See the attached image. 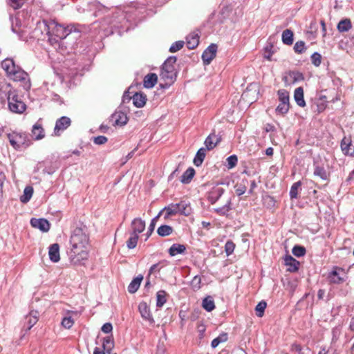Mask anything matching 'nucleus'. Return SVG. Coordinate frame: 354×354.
<instances>
[{
	"mask_svg": "<svg viewBox=\"0 0 354 354\" xmlns=\"http://www.w3.org/2000/svg\"><path fill=\"white\" fill-rule=\"evenodd\" d=\"M266 306H267V304L264 301H261L259 302V304L256 306L255 310H256L257 315L259 317H261L263 315Z\"/></svg>",
	"mask_w": 354,
	"mask_h": 354,
	"instance_id": "nucleus-49",
	"label": "nucleus"
},
{
	"mask_svg": "<svg viewBox=\"0 0 354 354\" xmlns=\"http://www.w3.org/2000/svg\"><path fill=\"white\" fill-rule=\"evenodd\" d=\"M177 59L175 56L169 57L162 64V68L167 70H175L174 64Z\"/></svg>",
	"mask_w": 354,
	"mask_h": 354,
	"instance_id": "nucleus-37",
	"label": "nucleus"
},
{
	"mask_svg": "<svg viewBox=\"0 0 354 354\" xmlns=\"http://www.w3.org/2000/svg\"><path fill=\"white\" fill-rule=\"evenodd\" d=\"M172 232H173V227L169 225H160L157 230L158 234L162 237L169 236Z\"/></svg>",
	"mask_w": 354,
	"mask_h": 354,
	"instance_id": "nucleus-36",
	"label": "nucleus"
},
{
	"mask_svg": "<svg viewBox=\"0 0 354 354\" xmlns=\"http://www.w3.org/2000/svg\"><path fill=\"white\" fill-rule=\"evenodd\" d=\"M113 330L111 323H105L102 327V331L104 333H110Z\"/></svg>",
	"mask_w": 354,
	"mask_h": 354,
	"instance_id": "nucleus-63",
	"label": "nucleus"
},
{
	"mask_svg": "<svg viewBox=\"0 0 354 354\" xmlns=\"http://www.w3.org/2000/svg\"><path fill=\"white\" fill-rule=\"evenodd\" d=\"M138 310L143 319L149 321L151 324L154 323L149 307L146 302H140L138 306Z\"/></svg>",
	"mask_w": 354,
	"mask_h": 354,
	"instance_id": "nucleus-11",
	"label": "nucleus"
},
{
	"mask_svg": "<svg viewBox=\"0 0 354 354\" xmlns=\"http://www.w3.org/2000/svg\"><path fill=\"white\" fill-rule=\"evenodd\" d=\"M48 41L53 46H55V48L58 46L60 47L61 43L62 42V39L57 37L55 36L52 32L48 31Z\"/></svg>",
	"mask_w": 354,
	"mask_h": 354,
	"instance_id": "nucleus-44",
	"label": "nucleus"
},
{
	"mask_svg": "<svg viewBox=\"0 0 354 354\" xmlns=\"http://www.w3.org/2000/svg\"><path fill=\"white\" fill-rule=\"evenodd\" d=\"M178 204V208L179 209V214L185 216H189L192 213V207L189 203L185 201H181Z\"/></svg>",
	"mask_w": 354,
	"mask_h": 354,
	"instance_id": "nucleus-27",
	"label": "nucleus"
},
{
	"mask_svg": "<svg viewBox=\"0 0 354 354\" xmlns=\"http://www.w3.org/2000/svg\"><path fill=\"white\" fill-rule=\"evenodd\" d=\"M111 120L115 125L122 126L127 124L128 118L124 112L116 111L111 115Z\"/></svg>",
	"mask_w": 354,
	"mask_h": 354,
	"instance_id": "nucleus-10",
	"label": "nucleus"
},
{
	"mask_svg": "<svg viewBox=\"0 0 354 354\" xmlns=\"http://www.w3.org/2000/svg\"><path fill=\"white\" fill-rule=\"evenodd\" d=\"M227 340V334L226 333H223L212 341L211 346L212 348H216L220 343L225 342Z\"/></svg>",
	"mask_w": 354,
	"mask_h": 354,
	"instance_id": "nucleus-42",
	"label": "nucleus"
},
{
	"mask_svg": "<svg viewBox=\"0 0 354 354\" xmlns=\"http://www.w3.org/2000/svg\"><path fill=\"white\" fill-rule=\"evenodd\" d=\"M306 248L304 246L296 245L292 250V254L297 257H301L305 255Z\"/></svg>",
	"mask_w": 354,
	"mask_h": 354,
	"instance_id": "nucleus-48",
	"label": "nucleus"
},
{
	"mask_svg": "<svg viewBox=\"0 0 354 354\" xmlns=\"http://www.w3.org/2000/svg\"><path fill=\"white\" fill-rule=\"evenodd\" d=\"M294 50L297 53H302L305 51V43L303 41H298L295 43Z\"/></svg>",
	"mask_w": 354,
	"mask_h": 354,
	"instance_id": "nucleus-57",
	"label": "nucleus"
},
{
	"mask_svg": "<svg viewBox=\"0 0 354 354\" xmlns=\"http://www.w3.org/2000/svg\"><path fill=\"white\" fill-rule=\"evenodd\" d=\"M186 250L185 245L174 243L169 249V254L171 257H174L179 254H183Z\"/></svg>",
	"mask_w": 354,
	"mask_h": 354,
	"instance_id": "nucleus-26",
	"label": "nucleus"
},
{
	"mask_svg": "<svg viewBox=\"0 0 354 354\" xmlns=\"http://www.w3.org/2000/svg\"><path fill=\"white\" fill-rule=\"evenodd\" d=\"M310 58H311V62H312L313 64L315 65V66H319L321 64L322 56L319 53H317V52L314 53L311 55Z\"/></svg>",
	"mask_w": 354,
	"mask_h": 354,
	"instance_id": "nucleus-55",
	"label": "nucleus"
},
{
	"mask_svg": "<svg viewBox=\"0 0 354 354\" xmlns=\"http://www.w3.org/2000/svg\"><path fill=\"white\" fill-rule=\"evenodd\" d=\"M314 175L319 176L322 180H328V174L325 169L322 167L316 166L314 170Z\"/></svg>",
	"mask_w": 354,
	"mask_h": 354,
	"instance_id": "nucleus-45",
	"label": "nucleus"
},
{
	"mask_svg": "<svg viewBox=\"0 0 354 354\" xmlns=\"http://www.w3.org/2000/svg\"><path fill=\"white\" fill-rule=\"evenodd\" d=\"M13 91L9 85L0 88V104L1 105L5 104L6 101L8 102Z\"/></svg>",
	"mask_w": 354,
	"mask_h": 354,
	"instance_id": "nucleus-19",
	"label": "nucleus"
},
{
	"mask_svg": "<svg viewBox=\"0 0 354 354\" xmlns=\"http://www.w3.org/2000/svg\"><path fill=\"white\" fill-rule=\"evenodd\" d=\"M142 279L143 277L141 274L134 278L128 286L129 292L135 293L138 290Z\"/></svg>",
	"mask_w": 354,
	"mask_h": 354,
	"instance_id": "nucleus-24",
	"label": "nucleus"
},
{
	"mask_svg": "<svg viewBox=\"0 0 354 354\" xmlns=\"http://www.w3.org/2000/svg\"><path fill=\"white\" fill-rule=\"evenodd\" d=\"M282 41L284 44L291 45L293 43V32L289 29L285 30L282 33Z\"/></svg>",
	"mask_w": 354,
	"mask_h": 354,
	"instance_id": "nucleus-34",
	"label": "nucleus"
},
{
	"mask_svg": "<svg viewBox=\"0 0 354 354\" xmlns=\"http://www.w3.org/2000/svg\"><path fill=\"white\" fill-rule=\"evenodd\" d=\"M285 265L288 266V270L291 272H297L299 270V262L290 255H286L284 257Z\"/></svg>",
	"mask_w": 354,
	"mask_h": 354,
	"instance_id": "nucleus-14",
	"label": "nucleus"
},
{
	"mask_svg": "<svg viewBox=\"0 0 354 354\" xmlns=\"http://www.w3.org/2000/svg\"><path fill=\"white\" fill-rule=\"evenodd\" d=\"M73 324L74 321L71 317H66L63 318L62 321V325L63 326V327L67 329L71 328L73 326Z\"/></svg>",
	"mask_w": 354,
	"mask_h": 354,
	"instance_id": "nucleus-56",
	"label": "nucleus"
},
{
	"mask_svg": "<svg viewBox=\"0 0 354 354\" xmlns=\"http://www.w3.org/2000/svg\"><path fill=\"white\" fill-rule=\"evenodd\" d=\"M71 124V120L67 116H62L57 119L53 130L55 136H59Z\"/></svg>",
	"mask_w": 354,
	"mask_h": 354,
	"instance_id": "nucleus-6",
	"label": "nucleus"
},
{
	"mask_svg": "<svg viewBox=\"0 0 354 354\" xmlns=\"http://www.w3.org/2000/svg\"><path fill=\"white\" fill-rule=\"evenodd\" d=\"M291 349L293 351L298 353V354H310V350L309 348H303L301 345L297 344H293L291 346Z\"/></svg>",
	"mask_w": 354,
	"mask_h": 354,
	"instance_id": "nucleus-50",
	"label": "nucleus"
},
{
	"mask_svg": "<svg viewBox=\"0 0 354 354\" xmlns=\"http://www.w3.org/2000/svg\"><path fill=\"white\" fill-rule=\"evenodd\" d=\"M24 0H10V5L14 9L21 8L24 3Z\"/></svg>",
	"mask_w": 354,
	"mask_h": 354,
	"instance_id": "nucleus-62",
	"label": "nucleus"
},
{
	"mask_svg": "<svg viewBox=\"0 0 354 354\" xmlns=\"http://www.w3.org/2000/svg\"><path fill=\"white\" fill-rule=\"evenodd\" d=\"M290 108V104H283V103H279V104L276 108V112L277 113L284 115L286 113H288Z\"/></svg>",
	"mask_w": 354,
	"mask_h": 354,
	"instance_id": "nucleus-52",
	"label": "nucleus"
},
{
	"mask_svg": "<svg viewBox=\"0 0 354 354\" xmlns=\"http://www.w3.org/2000/svg\"><path fill=\"white\" fill-rule=\"evenodd\" d=\"M7 137L10 144L16 150H19L22 147L26 148L29 147L31 143L28 136L26 133L14 131L8 133Z\"/></svg>",
	"mask_w": 354,
	"mask_h": 354,
	"instance_id": "nucleus-2",
	"label": "nucleus"
},
{
	"mask_svg": "<svg viewBox=\"0 0 354 354\" xmlns=\"http://www.w3.org/2000/svg\"><path fill=\"white\" fill-rule=\"evenodd\" d=\"M17 65L15 64L13 59H6L1 62V67L3 70L6 71L8 75L17 68Z\"/></svg>",
	"mask_w": 354,
	"mask_h": 354,
	"instance_id": "nucleus-23",
	"label": "nucleus"
},
{
	"mask_svg": "<svg viewBox=\"0 0 354 354\" xmlns=\"http://www.w3.org/2000/svg\"><path fill=\"white\" fill-rule=\"evenodd\" d=\"M131 99H132V97L129 95V93L125 92L122 96V102H128L130 101Z\"/></svg>",
	"mask_w": 354,
	"mask_h": 354,
	"instance_id": "nucleus-64",
	"label": "nucleus"
},
{
	"mask_svg": "<svg viewBox=\"0 0 354 354\" xmlns=\"http://www.w3.org/2000/svg\"><path fill=\"white\" fill-rule=\"evenodd\" d=\"M108 139L104 136H98L97 137H95L93 139V142L95 145H103L105 144L107 142Z\"/></svg>",
	"mask_w": 354,
	"mask_h": 354,
	"instance_id": "nucleus-61",
	"label": "nucleus"
},
{
	"mask_svg": "<svg viewBox=\"0 0 354 354\" xmlns=\"http://www.w3.org/2000/svg\"><path fill=\"white\" fill-rule=\"evenodd\" d=\"M217 51V45L215 44H210L203 53L202 59L205 65L211 63L212 59L216 57Z\"/></svg>",
	"mask_w": 354,
	"mask_h": 354,
	"instance_id": "nucleus-7",
	"label": "nucleus"
},
{
	"mask_svg": "<svg viewBox=\"0 0 354 354\" xmlns=\"http://www.w3.org/2000/svg\"><path fill=\"white\" fill-rule=\"evenodd\" d=\"M138 238H139L138 235L131 232V235H130V237L127 241V248L129 249H133V248H135L136 247V245H137Z\"/></svg>",
	"mask_w": 354,
	"mask_h": 354,
	"instance_id": "nucleus-43",
	"label": "nucleus"
},
{
	"mask_svg": "<svg viewBox=\"0 0 354 354\" xmlns=\"http://www.w3.org/2000/svg\"><path fill=\"white\" fill-rule=\"evenodd\" d=\"M195 175V170L192 167H189L182 175L180 182L183 184H188Z\"/></svg>",
	"mask_w": 354,
	"mask_h": 354,
	"instance_id": "nucleus-29",
	"label": "nucleus"
},
{
	"mask_svg": "<svg viewBox=\"0 0 354 354\" xmlns=\"http://www.w3.org/2000/svg\"><path fill=\"white\" fill-rule=\"evenodd\" d=\"M102 346L104 351L109 353L113 347V339L112 336H107L103 338Z\"/></svg>",
	"mask_w": 354,
	"mask_h": 354,
	"instance_id": "nucleus-40",
	"label": "nucleus"
},
{
	"mask_svg": "<svg viewBox=\"0 0 354 354\" xmlns=\"http://www.w3.org/2000/svg\"><path fill=\"white\" fill-rule=\"evenodd\" d=\"M328 279L330 283L340 284L346 281V275L343 268L335 267L329 273Z\"/></svg>",
	"mask_w": 354,
	"mask_h": 354,
	"instance_id": "nucleus-5",
	"label": "nucleus"
},
{
	"mask_svg": "<svg viewBox=\"0 0 354 354\" xmlns=\"http://www.w3.org/2000/svg\"><path fill=\"white\" fill-rule=\"evenodd\" d=\"M245 183H247L248 180L243 179L242 183L235 185V192L238 196H241L246 192L247 187Z\"/></svg>",
	"mask_w": 354,
	"mask_h": 354,
	"instance_id": "nucleus-47",
	"label": "nucleus"
},
{
	"mask_svg": "<svg viewBox=\"0 0 354 354\" xmlns=\"http://www.w3.org/2000/svg\"><path fill=\"white\" fill-rule=\"evenodd\" d=\"M225 189L223 187L216 186L209 193L208 199L212 204L215 203L224 194Z\"/></svg>",
	"mask_w": 354,
	"mask_h": 354,
	"instance_id": "nucleus-12",
	"label": "nucleus"
},
{
	"mask_svg": "<svg viewBox=\"0 0 354 354\" xmlns=\"http://www.w3.org/2000/svg\"><path fill=\"white\" fill-rule=\"evenodd\" d=\"M199 44L198 34H190L187 37V46L189 49H194Z\"/></svg>",
	"mask_w": 354,
	"mask_h": 354,
	"instance_id": "nucleus-30",
	"label": "nucleus"
},
{
	"mask_svg": "<svg viewBox=\"0 0 354 354\" xmlns=\"http://www.w3.org/2000/svg\"><path fill=\"white\" fill-rule=\"evenodd\" d=\"M221 137L216 135L215 132L211 133L205 139L204 145L208 151L213 149L221 142Z\"/></svg>",
	"mask_w": 354,
	"mask_h": 354,
	"instance_id": "nucleus-8",
	"label": "nucleus"
},
{
	"mask_svg": "<svg viewBox=\"0 0 354 354\" xmlns=\"http://www.w3.org/2000/svg\"><path fill=\"white\" fill-rule=\"evenodd\" d=\"M133 103L138 108L143 107L147 102V95L141 92L136 93L132 96Z\"/></svg>",
	"mask_w": 354,
	"mask_h": 354,
	"instance_id": "nucleus-17",
	"label": "nucleus"
},
{
	"mask_svg": "<svg viewBox=\"0 0 354 354\" xmlns=\"http://www.w3.org/2000/svg\"><path fill=\"white\" fill-rule=\"evenodd\" d=\"M231 205H232L231 199L230 198L227 201V203H225V205L215 209V212L220 215L225 216L227 214V212L230 210L232 209Z\"/></svg>",
	"mask_w": 354,
	"mask_h": 354,
	"instance_id": "nucleus-39",
	"label": "nucleus"
},
{
	"mask_svg": "<svg viewBox=\"0 0 354 354\" xmlns=\"http://www.w3.org/2000/svg\"><path fill=\"white\" fill-rule=\"evenodd\" d=\"M301 185V181H297L291 186L290 190V198H297L298 197V190Z\"/></svg>",
	"mask_w": 354,
	"mask_h": 354,
	"instance_id": "nucleus-46",
	"label": "nucleus"
},
{
	"mask_svg": "<svg viewBox=\"0 0 354 354\" xmlns=\"http://www.w3.org/2000/svg\"><path fill=\"white\" fill-rule=\"evenodd\" d=\"M32 134L36 140H39L44 138V130L41 124L37 122L33 125L32 129Z\"/></svg>",
	"mask_w": 354,
	"mask_h": 354,
	"instance_id": "nucleus-22",
	"label": "nucleus"
},
{
	"mask_svg": "<svg viewBox=\"0 0 354 354\" xmlns=\"http://www.w3.org/2000/svg\"><path fill=\"white\" fill-rule=\"evenodd\" d=\"M352 28L351 21L348 18H345L339 21L337 26V30L339 32L349 31Z\"/></svg>",
	"mask_w": 354,
	"mask_h": 354,
	"instance_id": "nucleus-21",
	"label": "nucleus"
},
{
	"mask_svg": "<svg viewBox=\"0 0 354 354\" xmlns=\"http://www.w3.org/2000/svg\"><path fill=\"white\" fill-rule=\"evenodd\" d=\"M294 99L298 106L301 107L306 106V102L304 98V89L302 87H298L295 90Z\"/></svg>",
	"mask_w": 354,
	"mask_h": 354,
	"instance_id": "nucleus-20",
	"label": "nucleus"
},
{
	"mask_svg": "<svg viewBox=\"0 0 354 354\" xmlns=\"http://www.w3.org/2000/svg\"><path fill=\"white\" fill-rule=\"evenodd\" d=\"M33 194V188L30 186H27L25 187L24 190V194L20 197V201L24 203H28Z\"/></svg>",
	"mask_w": 354,
	"mask_h": 354,
	"instance_id": "nucleus-35",
	"label": "nucleus"
},
{
	"mask_svg": "<svg viewBox=\"0 0 354 354\" xmlns=\"http://www.w3.org/2000/svg\"><path fill=\"white\" fill-rule=\"evenodd\" d=\"M289 76L292 79V82H297L304 80V75L299 71H290Z\"/></svg>",
	"mask_w": 354,
	"mask_h": 354,
	"instance_id": "nucleus-51",
	"label": "nucleus"
},
{
	"mask_svg": "<svg viewBox=\"0 0 354 354\" xmlns=\"http://www.w3.org/2000/svg\"><path fill=\"white\" fill-rule=\"evenodd\" d=\"M238 162V158L236 155H232L227 158V166L228 169L234 168Z\"/></svg>",
	"mask_w": 354,
	"mask_h": 354,
	"instance_id": "nucleus-53",
	"label": "nucleus"
},
{
	"mask_svg": "<svg viewBox=\"0 0 354 354\" xmlns=\"http://www.w3.org/2000/svg\"><path fill=\"white\" fill-rule=\"evenodd\" d=\"M201 279L199 276L194 277L191 281V286L194 290H198L201 288Z\"/></svg>",
	"mask_w": 354,
	"mask_h": 354,
	"instance_id": "nucleus-54",
	"label": "nucleus"
},
{
	"mask_svg": "<svg viewBox=\"0 0 354 354\" xmlns=\"http://www.w3.org/2000/svg\"><path fill=\"white\" fill-rule=\"evenodd\" d=\"M234 248L235 244L231 241H227L225 245V251L226 252L227 256H229L231 254H232L234 250Z\"/></svg>",
	"mask_w": 354,
	"mask_h": 354,
	"instance_id": "nucleus-58",
	"label": "nucleus"
},
{
	"mask_svg": "<svg viewBox=\"0 0 354 354\" xmlns=\"http://www.w3.org/2000/svg\"><path fill=\"white\" fill-rule=\"evenodd\" d=\"M158 81V76L156 73H149L145 77L143 80V85L147 88H153Z\"/></svg>",
	"mask_w": 354,
	"mask_h": 354,
	"instance_id": "nucleus-18",
	"label": "nucleus"
},
{
	"mask_svg": "<svg viewBox=\"0 0 354 354\" xmlns=\"http://www.w3.org/2000/svg\"><path fill=\"white\" fill-rule=\"evenodd\" d=\"M203 307L207 312H211L215 308L214 301L211 297H207L203 300Z\"/></svg>",
	"mask_w": 354,
	"mask_h": 354,
	"instance_id": "nucleus-38",
	"label": "nucleus"
},
{
	"mask_svg": "<svg viewBox=\"0 0 354 354\" xmlns=\"http://www.w3.org/2000/svg\"><path fill=\"white\" fill-rule=\"evenodd\" d=\"M206 150L207 149L204 147H201L198 150L194 159V164L196 167H199L202 165L206 156Z\"/></svg>",
	"mask_w": 354,
	"mask_h": 354,
	"instance_id": "nucleus-28",
	"label": "nucleus"
},
{
	"mask_svg": "<svg viewBox=\"0 0 354 354\" xmlns=\"http://www.w3.org/2000/svg\"><path fill=\"white\" fill-rule=\"evenodd\" d=\"M30 224L33 227L39 229L41 231L44 232H46L50 230V223L45 218H32L30 220Z\"/></svg>",
	"mask_w": 354,
	"mask_h": 354,
	"instance_id": "nucleus-9",
	"label": "nucleus"
},
{
	"mask_svg": "<svg viewBox=\"0 0 354 354\" xmlns=\"http://www.w3.org/2000/svg\"><path fill=\"white\" fill-rule=\"evenodd\" d=\"M9 77L15 81H24L28 77V73L17 66V68L9 75Z\"/></svg>",
	"mask_w": 354,
	"mask_h": 354,
	"instance_id": "nucleus-16",
	"label": "nucleus"
},
{
	"mask_svg": "<svg viewBox=\"0 0 354 354\" xmlns=\"http://www.w3.org/2000/svg\"><path fill=\"white\" fill-rule=\"evenodd\" d=\"M28 324V330H30L38 321V312L32 311L30 315L26 317Z\"/></svg>",
	"mask_w": 354,
	"mask_h": 354,
	"instance_id": "nucleus-33",
	"label": "nucleus"
},
{
	"mask_svg": "<svg viewBox=\"0 0 354 354\" xmlns=\"http://www.w3.org/2000/svg\"><path fill=\"white\" fill-rule=\"evenodd\" d=\"M160 77L165 80H169L173 82L176 80V74L175 70H167L161 68Z\"/></svg>",
	"mask_w": 354,
	"mask_h": 354,
	"instance_id": "nucleus-31",
	"label": "nucleus"
},
{
	"mask_svg": "<svg viewBox=\"0 0 354 354\" xmlns=\"http://www.w3.org/2000/svg\"><path fill=\"white\" fill-rule=\"evenodd\" d=\"M349 147H350V142H347L346 139H343L341 142V148L342 150L346 153V154H353V152L349 151Z\"/></svg>",
	"mask_w": 354,
	"mask_h": 354,
	"instance_id": "nucleus-60",
	"label": "nucleus"
},
{
	"mask_svg": "<svg viewBox=\"0 0 354 354\" xmlns=\"http://www.w3.org/2000/svg\"><path fill=\"white\" fill-rule=\"evenodd\" d=\"M184 46V41H178L174 42L169 48V51L171 53H175L179 50H180Z\"/></svg>",
	"mask_w": 354,
	"mask_h": 354,
	"instance_id": "nucleus-59",
	"label": "nucleus"
},
{
	"mask_svg": "<svg viewBox=\"0 0 354 354\" xmlns=\"http://www.w3.org/2000/svg\"><path fill=\"white\" fill-rule=\"evenodd\" d=\"M50 32H52L55 36L59 39H62V40L73 32L77 31L74 25L72 24L64 27L61 24H58L57 23L53 22L50 24Z\"/></svg>",
	"mask_w": 354,
	"mask_h": 354,
	"instance_id": "nucleus-3",
	"label": "nucleus"
},
{
	"mask_svg": "<svg viewBox=\"0 0 354 354\" xmlns=\"http://www.w3.org/2000/svg\"><path fill=\"white\" fill-rule=\"evenodd\" d=\"M69 259L74 265H84L88 257L89 235L84 225L74 229L70 238Z\"/></svg>",
	"mask_w": 354,
	"mask_h": 354,
	"instance_id": "nucleus-1",
	"label": "nucleus"
},
{
	"mask_svg": "<svg viewBox=\"0 0 354 354\" xmlns=\"http://www.w3.org/2000/svg\"><path fill=\"white\" fill-rule=\"evenodd\" d=\"M48 255L51 261L57 263L59 261V245L58 243H53L49 247Z\"/></svg>",
	"mask_w": 354,
	"mask_h": 354,
	"instance_id": "nucleus-15",
	"label": "nucleus"
},
{
	"mask_svg": "<svg viewBox=\"0 0 354 354\" xmlns=\"http://www.w3.org/2000/svg\"><path fill=\"white\" fill-rule=\"evenodd\" d=\"M8 103L10 110L14 113H21L25 111L26 107V104L19 99L15 91L12 94H11Z\"/></svg>",
	"mask_w": 354,
	"mask_h": 354,
	"instance_id": "nucleus-4",
	"label": "nucleus"
},
{
	"mask_svg": "<svg viewBox=\"0 0 354 354\" xmlns=\"http://www.w3.org/2000/svg\"><path fill=\"white\" fill-rule=\"evenodd\" d=\"M167 294L165 290H159L156 293V306L161 308L167 301Z\"/></svg>",
	"mask_w": 354,
	"mask_h": 354,
	"instance_id": "nucleus-32",
	"label": "nucleus"
},
{
	"mask_svg": "<svg viewBox=\"0 0 354 354\" xmlns=\"http://www.w3.org/2000/svg\"><path fill=\"white\" fill-rule=\"evenodd\" d=\"M132 233L138 235L145 229V222L140 218H134L131 225Z\"/></svg>",
	"mask_w": 354,
	"mask_h": 354,
	"instance_id": "nucleus-13",
	"label": "nucleus"
},
{
	"mask_svg": "<svg viewBox=\"0 0 354 354\" xmlns=\"http://www.w3.org/2000/svg\"><path fill=\"white\" fill-rule=\"evenodd\" d=\"M277 93H278V96H279V100L281 103L290 104L289 103L290 96H289L288 91H287L285 89H279Z\"/></svg>",
	"mask_w": 354,
	"mask_h": 354,
	"instance_id": "nucleus-41",
	"label": "nucleus"
},
{
	"mask_svg": "<svg viewBox=\"0 0 354 354\" xmlns=\"http://www.w3.org/2000/svg\"><path fill=\"white\" fill-rule=\"evenodd\" d=\"M163 212H165V218H167L169 216L179 214V209L178 208L177 203H171L168 206L165 207L162 209Z\"/></svg>",
	"mask_w": 354,
	"mask_h": 354,
	"instance_id": "nucleus-25",
	"label": "nucleus"
}]
</instances>
